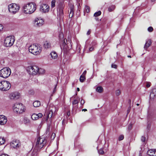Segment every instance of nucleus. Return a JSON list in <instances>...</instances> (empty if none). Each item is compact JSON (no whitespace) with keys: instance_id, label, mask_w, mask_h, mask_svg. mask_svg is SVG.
Instances as JSON below:
<instances>
[{"instance_id":"f257e3e1","label":"nucleus","mask_w":156,"mask_h":156,"mask_svg":"<svg viewBox=\"0 0 156 156\" xmlns=\"http://www.w3.org/2000/svg\"><path fill=\"white\" fill-rule=\"evenodd\" d=\"M23 8L24 13L26 14H31L36 10V5L33 3H28L25 5Z\"/></svg>"},{"instance_id":"f03ea898","label":"nucleus","mask_w":156,"mask_h":156,"mask_svg":"<svg viewBox=\"0 0 156 156\" xmlns=\"http://www.w3.org/2000/svg\"><path fill=\"white\" fill-rule=\"evenodd\" d=\"M14 112L19 114L24 112L25 110V107L21 103H16L13 107Z\"/></svg>"},{"instance_id":"7ed1b4c3","label":"nucleus","mask_w":156,"mask_h":156,"mask_svg":"<svg viewBox=\"0 0 156 156\" xmlns=\"http://www.w3.org/2000/svg\"><path fill=\"white\" fill-rule=\"evenodd\" d=\"M29 50L30 52L35 55L39 54L41 51V48L39 45L34 44L29 47Z\"/></svg>"},{"instance_id":"20e7f679","label":"nucleus","mask_w":156,"mask_h":156,"mask_svg":"<svg viewBox=\"0 0 156 156\" xmlns=\"http://www.w3.org/2000/svg\"><path fill=\"white\" fill-rule=\"evenodd\" d=\"M11 74V70L9 67H5L0 70V76L4 78L9 77Z\"/></svg>"},{"instance_id":"39448f33","label":"nucleus","mask_w":156,"mask_h":156,"mask_svg":"<svg viewBox=\"0 0 156 156\" xmlns=\"http://www.w3.org/2000/svg\"><path fill=\"white\" fill-rule=\"evenodd\" d=\"M11 84L8 81H2L0 82V90L3 91H6L11 88Z\"/></svg>"},{"instance_id":"423d86ee","label":"nucleus","mask_w":156,"mask_h":156,"mask_svg":"<svg viewBox=\"0 0 156 156\" xmlns=\"http://www.w3.org/2000/svg\"><path fill=\"white\" fill-rule=\"evenodd\" d=\"M46 142L47 140L44 138L38 137L37 140L35 147L38 150L42 148Z\"/></svg>"},{"instance_id":"0eeeda50","label":"nucleus","mask_w":156,"mask_h":156,"mask_svg":"<svg viewBox=\"0 0 156 156\" xmlns=\"http://www.w3.org/2000/svg\"><path fill=\"white\" fill-rule=\"evenodd\" d=\"M20 8L18 5L15 3L10 4L8 7L9 11L13 14H15L19 10Z\"/></svg>"},{"instance_id":"6e6552de","label":"nucleus","mask_w":156,"mask_h":156,"mask_svg":"<svg viewBox=\"0 0 156 156\" xmlns=\"http://www.w3.org/2000/svg\"><path fill=\"white\" fill-rule=\"evenodd\" d=\"M38 69V66L34 65L28 66L27 70L30 75H36L37 74Z\"/></svg>"},{"instance_id":"1a4fd4ad","label":"nucleus","mask_w":156,"mask_h":156,"mask_svg":"<svg viewBox=\"0 0 156 156\" xmlns=\"http://www.w3.org/2000/svg\"><path fill=\"white\" fill-rule=\"evenodd\" d=\"M15 41L14 37L8 36L7 37L4 41V44L6 47H11L12 45Z\"/></svg>"},{"instance_id":"9d476101","label":"nucleus","mask_w":156,"mask_h":156,"mask_svg":"<svg viewBox=\"0 0 156 156\" xmlns=\"http://www.w3.org/2000/svg\"><path fill=\"white\" fill-rule=\"evenodd\" d=\"M49 6L46 4H42L40 6V11L42 13H48L49 11Z\"/></svg>"},{"instance_id":"9b49d317","label":"nucleus","mask_w":156,"mask_h":156,"mask_svg":"<svg viewBox=\"0 0 156 156\" xmlns=\"http://www.w3.org/2000/svg\"><path fill=\"white\" fill-rule=\"evenodd\" d=\"M9 97L10 99L16 100L19 98V94L17 92H13L9 94Z\"/></svg>"},{"instance_id":"f8f14e48","label":"nucleus","mask_w":156,"mask_h":156,"mask_svg":"<svg viewBox=\"0 0 156 156\" xmlns=\"http://www.w3.org/2000/svg\"><path fill=\"white\" fill-rule=\"evenodd\" d=\"M44 22L43 19L36 18L35 20L34 25L36 27H40L43 24Z\"/></svg>"},{"instance_id":"ddd939ff","label":"nucleus","mask_w":156,"mask_h":156,"mask_svg":"<svg viewBox=\"0 0 156 156\" xmlns=\"http://www.w3.org/2000/svg\"><path fill=\"white\" fill-rule=\"evenodd\" d=\"M7 119L6 117L3 115H0V125H3L7 122Z\"/></svg>"},{"instance_id":"4468645a","label":"nucleus","mask_w":156,"mask_h":156,"mask_svg":"<svg viewBox=\"0 0 156 156\" xmlns=\"http://www.w3.org/2000/svg\"><path fill=\"white\" fill-rule=\"evenodd\" d=\"M147 154L150 156H156V150L151 149L147 152Z\"/></svg>"},{"instance_id":"2eb2a0df","label":"nucleus","mask_w":156,"mask_h":156,"mask_svg":"<svg viewBox=\"0 0 156 156\" xmlns=\"http://www.w3.org/2000/svg\"><path fill=\"white\" fill-rule=\"evenodd\" d=\"M19 141L18 140H13L10 144V145L13 148H16L19 147Z\"/></svg>"},{"instance_id":"dca6fc26","label":"nucleus","mask_w":156,"mask_h":156,"mask_svg":"<svg viewBox=\"0 0 156 156\" xmlns=\"http://www.w3.org/2000/svg\"><path fill=\"white\" fill-rule=\"evenodd\" d=\"M150 97L152 99L156 98V88H154L152 90L150 94Z\"/></svg>"},{"instance_id":"f3484780","label":"nucleus","mask_w":156,"mask_h":156,"mask_svg":"<svg viewBox=\"0 0 156 156\" xmlns=\"http://www.w3.org/2000/svg\"><path fill=\"white\" fill-rule=\"evenodd\" d=\"M53 113L52 110H50L47 114V118L46 120V121H48V118H51L52 117H53Z\"/></svg>"},{"instance_id":"a211bd4d","label":"nucleus","mask_w":156,"mask_h":156,"mask_svg":"<svg viewBox=\"0 0 156 156\" xmlns=\"http://www.w3.org/2000/svg\"><path fill=\"white\" fill-rule=\"evenodd\" d=\"M151 40H148L146 41L145 44L144 46V48L145 49H147L151 44Z\"/></svg>"},{"instance_id":"6ab92c4d","label":"nucleus","mask_w":156,"mask_h":156,"mask_svg":"<svg viewBox=\"0 0 156 156\" xmlns=\"http://www.w3.org/2000/svg\"><path fill=\"white\" fill-rule=\"evenodd\" d=\"M60 47L62 49H63L64 51L67 50V45L65 42V41L60 44Z\"/></svg>"},{"instance_id":"aec40b11","label":"nucleus","mask_w":156,"mask_h":156,"mask_svg":"<svg viewBox=\"0 0 156 156\" xmlns=\"http://www.w3.org/2000/svg\"><path fill=\"white\" fill-rule=\"evenodd\" d=\"M74 6L73 5L71 6L70 8V12L69 14V17L71 18L74 15Z\"/></svg>"},{"instance_id":"412c9836","label":"nucleus","mask_w":156,"mask_h":156,"mask_svg":"<svg viewBox=\"0 0 156 156\" xmlns=\"http://www.w3.org/2000/svg\"><path fill=\"white\" fill-rule=\"evenodd\" d=\"M50 55L52 59H55L57 58V54L55 51H53L51 52L50 53Z\"/></svg>"},{"instance_id":"4be33fe9","label":"nucleus","mask_w":156,"mask_h":156,"mask_svg":"<svg viewBox=\"0 0 156 156\" xmlns=\"http://www.w3.org/2000/svg\"><path fill=\"white\" fill-rule=\"evenodd\" d=\"M44 46L45 48H48L50 47L51 44L49 42L46 41L44 43Z\"/></svg>"},{"instance_id":"5701e85b","label":"nucleus","mask_w":156,"mask_h":156,"mask_svg":"<svg viewBox=\"0 0 156 156\" xmlns=\"http://www.w3.org/2000/svg\"><path fill=\"white\" fill-rule=\"evenodd\" d=\"M33 105L34 107H37L40 105V102L38 101H36L34 102Z\"/></svg>"},{"instance_id":"b1692460","label":"nucleus","mask_w":156,"mask_h":156,"mask_svg":"<svg viewBox=\"0 0 156 156\" xmlns=\"http://www.w3.org/2000/svg\"><path fill=\"white\" fill-rule=\"evenodd\" d=\"M23 121L25 124H28L30 123V120L27 117H24Z\"/></svg>"},{"instance_id":"393cba45","label":"nucleus","mask_w":156,"mask_h":156,"mask_svg":"<svg viewBox=\"0 0 156 156\" xmlns=\"http://www.w3.org/2000/svg\"><path fill=\"white\" fill-rule=\"evenodd\" d=\"M96 90L97 92L101 93L102 92L103 90V89L102 87L101 86H98L97 87Z\"/></svg>"},{"instance_id":"a878e982","label":"nucleus","mask_w":156,"mask_h":156,"mask_svg":"<svg viewBox=\"0 0 156 156\" xmlns=\"http://www.w3.org/2000/svg\"><path fill=\"white\" fill-rule=\"evenodd\" d=\"M37 73V74H43L45 72V70L44 69H41V68H38V69Z\"/></svg>"},{"instance_id":"bb28decb","label":"nucleus","mask_w":156,"mask_h":156,"mask_svg":"<svg viewBox=\"0 0 156 156\" xmlns=\"http://www.w3.org/2000/svg\"><path fill=\"white\" fill-rule=\"evenodd\" d=\"M65 6V5L63 3H60L59 5L58 10H63Z\"/></svg>"},{"instance_id":"cd10ccee","label":"nucleus","mask_w":156,"mask_h":156,"mask_svg":"<svg viewBox=\"0 0 156 156\" xmlns=\"http://www.w3.org/2000/svg\"><path fill=\"white\" fill-rule=\"evenodd\" d=\"M31 118L33 120H36L38 119L37 114H33L31 116Z\"/></svg>"},{"instance_id":"c85d7f7f","label":"nucleus","mask_w":156,"mask_h":156,"mask_svg":"<svg viewBox=\"0 0 156 156\" xmlns=\"http://www.w3.org/2000/svg\"><path fill=\"white\" fill-rule=\"evenodd\" d=\"M58 15L59 16V17L61 18L63 14V10H58Z\"/></svg>"},{"instance_id":"c756f323","label":"nucleus","mask_w":156,"mask_h":156,"mask_svg":"<svg viewBox=\"0 0 156 156\" xmlns=\"http://www.w3.org/2000/svg\"><path fill=\"white\" fill-rule=\"evenodd\" d=\"M55 0H52L51 2V9L55 7Z\"/></svg>"},{"instance_id":"7c9ffc66","label":"nucleus","mask_w":156,"mask_h":156,"mask_svg":"<svg viewBox=\"0 0 156 156\" xmlns=\"http://www.w3.org/2000/svg\"><path fill=\"white\" fill-rule=\"evenodd\" d=\"M115 6L114 5H112L109 7L108 8V10L109 12H111L113 11L115 9Z\"/></svg>"},{"instance_id":"2f4dec72","label":"nucleus","mask_w":156,"mask_h":156,"mask_svg":"<svg viewBox=\"0 0 156 156\" xmlns=\"http://www.w3.org/2000/svg\"><path fill=\"white\" fill-rule=\"evenodd\" d=\"M101 11H99L98 12H96L94 14V16L95 17H97L101 15Z\"/></svg>"},{"instance_id":"473e14b6","label":"nucleus","mask_w":156,"mask_h":156,"mask_svg":"<svg viewBox=\"0 0 156 156\" xmlns=\"http://www.w3.org/2000/svg\"><path fill=\"white\" fill-rule=\"evenodd\" d=\"M85 79V77L84 76H82L81 75L80 78V80L81 82H83L84 80Z\"/></svg>"},{"instance_id":"72a5a7b5","label":"nucleus","mask_w":156,"mask_h":156,"mask_svg":"<svg viewBox=\"0 0 156 156\" xmlns=\"http://www.w3.org/2000/svg\"><path fill=\"white\" fill-rule=\"evenodd\" d=\"M50 125L49 124L48 125L47 127L46 130V132L47 133H49L50 130Z\"/></svg>"},{"instance_id":"f704fd0d","label":"nucleus","mask_w":156,"mask_h":156,"mask_svg":"<svg viewBox=\"0 0 156 156\" xmlns=\"http://www.w3.org/2000/svg\"><path fill=\"white\" fill-rule=\"evenodd\" d=\"M85 10L87 12H90V7L87 6H86L85 7Z\"/></svg>"},{"instance_id":"c9c22d12","label":"nucleus","mask_w":156,"mask_h":156,"mask_svg":"<svg viewBox=\"0 0 156 156\" xmlns=\"http://www.w3.org/2000/svg\"><path fill=\"white\" fill-rule=\"evenodd\" d=\"M79 103V101L77 100H74L72 104L73 105H75L76 104H78Z\"/></svg>"},{"instance_id":"e433bc0d","label":"nucleus","mask_w":156,"mask_h":156,"mask_svg":"<svg viewBox=\"0 0 156 156\" xmlns=\"http://www.w3.org/2000/svg\"><path fill=\"white\" fill-rule=\"evenodd\" d=\"M98 152L100 154H103L104 153V151L102 148L98 150Z\"/></svg>"},{"instance_id":"4c0bfd02","label":"nucleus","mask_w":156,"mask_h":156,"mask_svg":"<svg viewBox=\"0 0 156 156\" xmlns=\"http://www.w3.org/2000/svg\"><path fill=\"white\" fill-rule=\"evenodd\" d=\"M148 31L150 32H151L153 31V29L151 27H150L148 28Z\"/></svg>"},{"instance_id":"58836bf2","label":"nucleus","mask_w":156,"mask_h":156,"mask_svg":"<svg viewBox=\"0 0 156 156\" xmlns=\"http://www.w3.org/2000/svg\"><path fill=\"white\" fill-rule=\"evenodd\" d=\"M120 93V91L119 90H116L115 91V94L116 95L118 96L119 95Z\"/></svg>"},{"instance_id":"ea45409f","label":"nucleus","mask_w":156,"mask_h":156,"mask_svg":"<svg viewBox=\"0 0 156 156\" xmlns=\"http://www.w3.org/2000/svg\"><path fill=\"white\" fill-rule=\"evenodd\" d=\"M55 137V134L54 133H53L51 136V140H53L54 139Z\"/></svg>"},{"instance_id":"a19ab883","label":"nucleus","mask_w":156,"mask_h":156,"mask_svg":"<svg viewBox=\"0 0 156 156\" xmlns=\"http://www.w3.org/2000/svg\"><path fill=\"white\" fill-rule=\"evenodd\" d=\"M124 136L122 135H120L119 136V141L122 140L124 139Z\"/></svg>"},{"instance_id":"79ce46f5","label":"nucleus","mask_w":156,"mask_h":156,"mask_svg":"<svg viewBox=\"0 0 156 156\" xmlns=\"http://www.w3.org/2000/svg\"><path fill=\"white\" fill-rule=\"evenodd\" d=\"M141 140L143 142H145L146 140V137L144 136H142L141 138Z\"/></svg>"},{"instance_id":"37998d69","label":"nucleus","mask_w":156,"mask_h":156,"mask_svg":"<svg viewBox=\"0 0 156 156\" xmlns=\"http://www.w3.org/2000/svg\"><path fill=\"white\" fill-rule=\"evenodd\" d=\"M57 84H56L55 85V87H54V90H53V94H54V93H55V92L56 91V87H57Z\"/></svg>"},{"instance_id":"c03bdc74","label":"nucleus","mask_w":156,"mask_h":156,"mask_svg":"<svg viewBox=\"0 0 156 156\" xmlns=\"http://www.w3.org/2000/svg\"><path fill=\"white\" fill-rule=\"evenodd\" d=\"M37 116H38V119L39 118H41L43 116V115L41 113H39L37 114Z\"/></svg>"},{"instance_id":"a18cd8bd","label":"nucleus","mask_w":156,"mask_h":156,"mask_svg":"<svg viewBox=\"0 0 156 156\" xmlns=\"http://www.w3.org/2000/svg\"><path fill=\"white\" fill-rule=\"evenodd\" d=\"M112 67L113 68H116L117 67V66L115 64H112Z\"/></svg>"},{"instance_id":"49530a36","label":"nucleus","mask_w":156,"mask_h":156,"mask_svg":"<svg viewBox=\"0 0 156 156\" xmlns=\"http://www.w3.org/2000/svg\"><path fill=\"white\" fill-rule=\"evenodd\" d=\"M94 48L93 47H91L89 48L90 51H92L94 49Z\"/></svg>"},{"instance_id":"de8ad7c7","label":"nucleus","mask_w":156,"mask_h":156,"mask_svg":"<svg viewBox=\"0 0 156 156\" xmlns=\"http://www.w3.org/2000/svg\"><path fill=\"white\" fill-rule=\"evenodd\" d=\"M132 128V125L131 124L129 125L128 126V129L129 130H130Z\"/></svg>"},{"instance_id":"09e8293b","label":"nucleus","mask_w":156,"mask_h":156,"mask_svg":"<svg viewBox=\"0 0 156 156\" xmlns=\"http://www.w3.org/2000/svg\"><path fill=\"white\" fill-rule=\"evenodd\" d=\"M3 27L2 25L0 24V31H1L3 29Z\"/></svg>"},{"instance_id":"8fccbe9b","label":"nucleus","mask_w":156,"mask_h":156,"mask_svg":"<svg viewBox=\"0 0 156 156\" xmlns=\"http://www.w3.org/2000/svg\"><path fill=\"white\" fill-rule=\"evenodd\" d=\"M150 83H147V84H146V87H150Z\"/></svg>"},{"instance_id":"3c124183","label":"nucleus","mask_w":156,"mask_h":156,"mask_svg":"<svg viewBox=\"0 0 156 156\" xmlns=\"http://www.w3.org/2000/svg\"><path fill=\"white\" fill-rule=\"evenodd\" d=\"M85 103V101L84 100H82L80 102V103L81 105H83Z\"/></svg>"},{"instance_id":"603ef678","label":"nucleus","mask_w":156,"mask_h":156,"mask_svg":"<svg viewBox=\"0 0 156 156\" xmlns=\"http://www.w3.org/2000/svg\"><path fill=\"white\" fill-rule=\"evenodd\" d=\"M90 30H89L88 31H87V35H89L90 34Z\"/></svg>"},{"instance_id":"864d4df0","label":"nucleus","mask_w":156,"mask_h":156,"mask_svg":"<svg viewBox=\"0 0 156 156\" xmlns=\"http://www.w3.org/2000/svg\"><path fill=\"white\" fill-rule=\"evenodd\" d=\"M86 73H87V71H86L85 70L84 71V72H83V73L82 74V76H83V75L84 76V75L86 74Z\"/></svg>"},{"instance_id":"5fc2aeb1","label":"nucleus","mask_w":156,"mask_h":156,"mask_svg":"<svg viewBox=\"0 0 156 156\" xmlns=\"http://www.w3.org/2000/svg\"><path fill=\"white\" fill-rule=\"evenodd\" d=\"M131 100L129 99L128 100V103L129 104V106H131Z\"/></svg>"},{"instance_id":"6e6d98bb","label":"nucleus","mask_w":156,"mask_h":156,"mask_svg":"<svg viewBox=\"0 0 156 156\" xmlns=\"http://www.w3.org/2000/svg\"><path fill=\"white\" fill-rule=\"evenodd\" d=\"M0 156H9L7 154H2Z\"/></svg>"},{"instance_id":"4d7b16f0","label":"nucleus","mask_w":156,"mask_h":156,"mask_svg":"<svg viewBox=\"0 0 156 156\" xmlns=\"http://www.w3.org/2000/svg\"><path fill=\"white\" fill-rule=\"evenodd\" d=\"M92 43V45L93 46L95 45H96V43L95 42H93Z\"/></svg>"},{"instance_id":"13d9d810","label":"nucleus","mask_w":156,"mask_h":156,"mask_svg":"<svg viewBox=\"0 0 156 156\" xmlns=\"http://www.w3.org/2000/svg\"><path fill=\"white\" fill-rule=\"evenodd\" d=\"M130 109H131V106H129V107L128 109L127 110L128 113L129 112V111L130 110Z\"/></svg>"},{"instance_id":"bf43d9fd","label":"nucleus","mask_w":156,"mask_h":156,"mask_svg":"<svg viewBox=\"0 0 156 156\" xmlns=\"http://www.w3.org/2000/svg\"><path fill=\"white\" fill-rule=\"evenodd\" d=\"M82 111H87V109H83Z\"/></svg>"},{"instance_id":"052dcab7","label":"nucleus","mask_w":156,"mask_h":156,"mask_svg":"<svg viewBox=\"0 0 156 156\" xmlns=\"http://www.w3.org/2000/svg\"><path fill=\"white\" fill-rule=\"evenodd\" d=\"M95 20H97H97H99V19H98V18L95 17Z\"/></svg>"},{"instance_id":"680f3d73","label":"nucleus","mask_w":156,"mask_h":156,"mask_svg":"<svg viewBox=\"0 0 156 156\" xmlns=\"http://www.w3.org/2000/svg\"><path fill=\"white\" fill-rule=\"evenodd\" d=\"M77 91H80V89L79 88H77Z\"/></svg>"},{"instance_id":"e2e57ef3","label":"nucleus","mask_w":156,"mask_h":156,"mask_svg":"<svg viewBox=\"0 0 156 156\" xmlns=\"http://www.w3.org/2000/svg\"><path fill=\"white\" fill-rule=\"evenodd\" d=\"M152 2H154L156 0H151Z\"/></svg>"},{"instance_id":"0e129e2a","label":"nucleus","mask_w":156,"mask_h":156,"mask_svg":"<svg viewBox=\"0 0 156 156\" xmlns=\"http://www.w3.org/2000/svg\"><path fill=\"white\" fill-rule=\"evenodd\" d=\"M127 57H128L131 58V56L130 55H128Z\"/></svg>"},{"instance_id":"69168bd1","label":"nucleus","mask_w":156,"mask_h":156,"mask_svg":"<svg viewBox=\"0 0 156 156\" xmlns=\"http://www.w3.org/2000/svg\"><path fill=\"white\" fill-rule=\"evenodd\" d=\"M136 105L137 106H138L139 105V104H136Z\"/></svg>"},{"instance_id":"338daca9","label":"nucleus","mask_w":156,"mask_h":156,"mask_svg":"<svg viewBox=\"0 0 156 156\" xmlns=\"http://www.w3.org/2000/svg\"><path fill=\"white\" fill-rule=\"evenodd\" d=\"M1 141V142L2 143V141Z\"/></svg>"}]
</instances>
